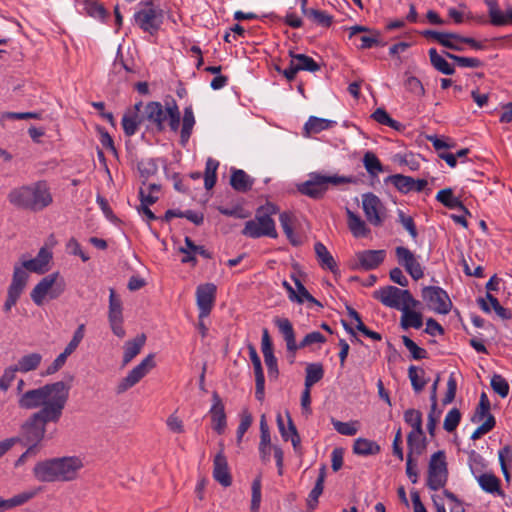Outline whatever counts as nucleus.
<instances>
[{
  "label": "nucleus",
  "instance_id": "2f4dec72",
  "mask_svg": "<svg viewBox=\"0 0 512 512\" xmlns=\"http://www.w3.org/2000/svg\"><path fill=\"white\" fill-rule=\"evenodd\" d=\"M314 251L319 262V265L323 269H327L332 273H335L338 270L336 261L334 260L333 256L322 242L315 243Z\"/></svg>",
  "mask_w": 512,
  "mask_h": 512
},
{
  "label": "nucleus",
  "instance_id": "ea45409f",
  "mask_svg": "<svg viewBox=\"0 0 512 512\" xmlns=\"http://www.w3.org/2000/svg\"><path fill=\"white\" fill-rule=\"evenodd\" d=\"M353 40L357 48L362 50L386 45V43L381 40V32H370V34L357 36V38Z\"/></svg>",
  "mask_w": 512,
  "mask_h": 512
},
{
  "label": "nucleus",
  "instance_id": "c85d7f7f",
  "mask_svg": "<svg viewBox=\"0 0 512 512\" xmlns=\"http://www.w3.org/2000/svg\"><path fill=\"white\" fill-rule=\"evenodd\" d=\"M346 214L347 225L352 235L356 238L366 237L370 229L367 227L365 221L349 208H346Z\"/></svg>",
  "mask_w": 512,
  "mask_h": 512
},
{
  "label": "nucleus",
  "instance_id": "39448f33",
  "mask_svg": "<svg viewBox=\"0 0 512 512\" xmlns=\"http://www.w3.org/2000/svg\"><path fill=\"white\" fill-rule=\"evenodd\" d=\"M273 322L286 343L287 358L290 364L295 362L296 354L299 349L308 347L312 344H321L326 342V338L322 333L319 331H313L308 333L299 343H297L295 330L288 318L275 317Z\"/></svg>",
  "mask_w": 512,
  "mask_h": 512
},
{
  "label": "nucleus",
  "instance_id": "58836bf2",
  "mask_svg": "<svg viewBox=\"0 0 512 512\" xmlns=\"http://www.w3.org/2000/svg\"><path fill=\"white\" fill-rule=\"evenodd\" d=\"M292 279L294 281V284L296 286V290L294 291V295L292 296L291 301H295L299 304L304 303L305 301L309 302L310 304L316 305L320 308L323 307L322 303L319 302L317 299H315L305 288L301 280L295 276H292Z\"/></svg>",
  "mask_w": 512,
  "mask_h": 512
},
{
  "label": "nucleus",
  "instance_id": "e2e57ef3",
  "mask_svg": "<svg viewBox=\"0 0 512 512\" xmlns=\"http://www.w3.org/2000/svg\"><path fill=\"white\" fill-rule=\"evenodd\" d=\"M358 424L355 422H342L339 420L332 419V425L334 429L341 435L354 436L358 432Z\"/></svg>",
  "mask_w": 512,
  "mask_h": 512
},
{
  "label": "nucleus",
  "instance_id": "338daca9",
  "mask_svg": "<svg viewBox=\"0 0 512 512\" xmlns=\"http://www.w3.org/2000/svg\"><path fill=\"white\" fill-rule=\"evenodd\" d=\"M84 5L88 15L94 18L103 19L107 15V11L103 5L95 0H86Z\"/></svg>",
  "mask_w": 512,
  "mask_h": 512
},
{
  "label": "nucleus",
  "instance_id": "a211bd4d",
  "mask_svg": "<svg viewBox=\"0 0 512 512\" xmlns=\"http://www.w3.org/2000/svg\"><path fill=\"white\" fill-rule=\"evenodd\" d=\"M212 407L209 411L211 415L212 428L218 434H223L227 425L225 407L222 399L217 392L212 394Z\"/></svg>",
  "mask_w": 512,
  "mask_h": 512
},
{
  "label": "nucleus",
  "instance_id": "f8f14e48",
  "mask_svg": "<svg viewBox=\"0 0 512 512\" xmlns=\"http://www.w3.org/2000/svg\"><path fill=\"white\" fill-rule=\"evenodd\" d=\"M154 367V354H149L118 383L116 393L122 394L135 386Z\"/></svg>",
  "mask_w": 512,
  "mask_h": 512
},
{
  "label": "nucleus",
  "instance_id": "603ef678",
  "mask_svg": "<svg viewBox=\"0 0 512 512\" xmlns=\"http://www.w3.org/2000/svg\"><path fill=\"white\" fill-rule=\"evenodd\" d=\"M219 162L212 158H208L206 161L205 173H204V186L207 190L214 187L217 181L216 171L218 169Z\"/></svg>",
  "mask_w": 512,
  "mask_h": 512
},
{
  "label": "nucleus",
  "instance_id": "0eeeda50",
  "mask_svg": "<svg viewBox=\"0 0 512 512\" xmlns=\"http://www.w3.org/2000/svg\"><path fill=\"white\" fill-rule=\"evenodd\" d=\"M276 212V207L273 204L261 206L253 220L245 223L242 234L249 238H260L267 236L270 238H277L278 233L275 228V222L271 218V214Z\"/></svg>",
  "mask_w": 512,
  "mask_h": 512
},
{
  "label": "nucleus",
  "instance_id": "69168bd1",
  "mask_svg": "<svg viewBox=\"0 0 512 512\" xmlns=\"http://www.w3.org/2000/svg\"><path fill=\"white\" fill-rule=\"evenodd\" d=\"M469 467L474 477L478 476L486 467L484 458L474 450L469 454Z\"/></svg>",
  "mask_w": 512,
  "mask_h": 512
},
{
  "label": "nucleus",
  "instance_id": "774afa93",
  "mask_svg": "<svg viewBox=\"0 0 512 512\" xmlns=\"http://www.w3.org/2000/svg\"><path fill=\"white\" fill-rule=\"evenodd\" d=\"M404 86L406 90L413 93L418 97H422L425 95V89L423 87L422 82L415 76H409L404 82Z\"/></svg>",
  "mask_w": 512,
  "mask_h": 512
},
{
  "label": "nucleus",
  "instance_id": "5fc2aeb1",
  "mask_svg": "<svg viewBox=\"0 0 512 512\" xmlns=\"http://www.w3.org/2000/svg\"><path fill=\"white\" fill-rule=\"evenodd\" d=\"M371 117L379 124L386 125L397 131L401 130L402 124L392 119L384 108H377Z\"/></svg>",
  "mask_w": 512,
  "mask_h": 512
},
{
  "label": "nucleus",
  "instance_id": "ddd939ff",
  "mask_svg": "<svg viewBox=\"0 0 512 512\" xmlns=\"http://www.w3.org/2000/svg\"><path fill=\"white\" fill-rule=\"evenodd\" d=\"M134 20L144 32L155 35L163 23V13L161 10L150 7L137 11L134 14Z\"/></svg>",
  "mask_w": 512,
  "mask_h": 512
},
{
  "label": "nucleus",
  "instance_id": "c9c22d12",
  "mask_svg": "<svg viewBox=\"0 0 512 512\" xmlns=\"http://www.w3.org/2000/svg\"><path fill=\"white\" fill-rule=\"evenodd\" d=\"M195 125V117L191 106L184 108L182 126L180 130V144L185 146L192 134Z\"/></svg>",
  "mask_w": 512,
  "mask_h": 512
},
{
  "label": "nucleus",
  "instance_id": "bf43d9fd",
  "mask_svg": "<svg viewBox=\"0 0 512 512\" xmlns=\"http://www.w3.org/2000/svg\"><path fill=\"white\" fill-rule=\"evenodd\" d=\"M138 171L140 173V176L144 178V181H147V179L150 176H153L158 171V165L156 161L152 158L150 159H143L138 162L137 164Z\"/></svg>",
  "mask_w": 512,
  "mask_h": 512
},
{
  "label": "nucleus",
  "instance_id": "de8ad7c7",
  "mask_svg": "<svg viewBox=\"0 0 512 512\" xmlns=\"http://www.w3.org/2000/svg\"><path fill=\"white\" fill-rule=\"evenodd\" d=\"M108 321L114 335L123 338L126 334L123 328V310H108Z\"/></svg>",
  "mask_w": 512,
  "mask_h": 512
},
{
  "label": "nucleus",
  "instance_id": "6e6d98bb",
  "mask_svg": "<svg viewBox=\"0 0 512 512\" xmlns=\"http://www.w3.org/2000/svg\"><path fill=\"white\" fill-rule=\"evenodd\" d=\"M363 164L367 172L372 176H376L378 173L383 171V166L380 160L371 151H368L364 154Z\"/></svg>",
  "mask_w": 512,
  "mask_h": 512
},
{
  "label": "nucleus",
  "instance_id": "6ab92c4d",
  "mask_svg": "<svg viewBox=\"0 0 512 512\" xmlns=\"http://www.w3.org/2000/svg\"><path fill=\"white\" fill-rule=\"evenodd\" d=\"M56 458L39 461L33 468V475L39 482H59Z\"/></svg>",
  "mask_w": 512,
  "mask_h": 512
},
{
  "label": "nucleus",
  "instance_id": "f03ea898",
  "mask_svg": "<svg viewBox=\"0 0 512 512\" xmlns=\"http://www.w3.org/2000/svg\"><path fill=\"white\" fill-rule=\"evenodd\" d=\"M7 198L16 208L35 213L43 211L53 202L50 187L43 180L14 188L9 192Z\"/></svg>",
  "mask_w": 512,
  "mask_h": 512
},
{
  "label": "nucleus",
  "instance_id": "79ce46f5",
  "mask_svg": "<svg viewBox=\"0 0 512 512\" xmlns=\"http://www.w3.org/2000/svg\"><path fill=\"white\" fill-rule=\"evenodd\" d=\"M408 377L411 381L412 388L416 393H420L428 382V379L425 378V371L414 365H411L408 368Z\"/></svg>",
  "mask_w": 512,
  "mask_h": 512
},
{
  "label": "nucleus",
  "instance_id": "b1692460",
  "mask_svg": "<svg viewBox=\"0 0 512 512\" xmlns=\"http://www.w3.org/2000/svg\"><path fill=\"white\" fill-rule=\"evenodd\" d=\"M481 489L489 494L504 498L505 493L501 489V480L492 472L480 473L475 477Z\"/></svg>",
  "mask_w": 512,
  "mask_h": 512
},
{
  "label": "nucleus",
  "instance_id": "4c0bfd02",
  "mask_svg": "<svg viewBox=\"0 0 512 512\" xmlns=\"http://www.w3.org/2000/svg\"><path fill=\"white\" fill-rule=\"evenodd\" d=\"M289 56L295 62V66L299 71L316 72L320 70V65L310 56L305 54H298L294 51H289Z\"/></svg>",
  "mask_w": 512,
  "mask_h": 512
},
{
  "label": "nucleus",
  "instance_id": "4d7b16f0",
  "mask_svg": "<svg viewBox=\"0 0 512 512\" xmlns=\"http://www.w3.org/2000/svg\"><path fill=\"white\" fill-rule=\"evenodd\" d=\"M306 17L322 27H330L333 22L332 15H329L325 11L317 10L314 8L309 9V12L306 15Z\"/></svg>",
  "mask_w": 512,
  "mask_h": 512
},
{
  "label": "nucleus",
  "instance_id": "0e129e2a",
  "mask_svg": "<svg viewBox=\"0 0 512 512\" xmlns=\"http://www.w3.org/2000/svg\"><path fill=\"white\" fill-rule=\"evenodd\" d=\"M405 422L412 427V430H421L422 413L416 409H408L404 413Z\"/></svg>",
  "mask_w": 512,
  "mask_h": 512
},
{
  "label": "nucleus",
  "instance_id": "5701e85b",
  "mask_svg": "<svg viewBox=\"0 0 512 512\" xmlns=\"http://www.w3.org/2000/svg\"><path fill=\"white\" fill-rule=\"evenodd\" d=\"M488 7L490 23L494 26H504L512 23V7L506 9L505 14L499 8L497 0H484Z\"/></svg>",
  "mask_w": 512,
  "mask_h": 512
},
{
  "label": "nucleus",
  "instance_id": "8fccbe9b",
  "mask_svg": "<svg viewBox=\"0 0 512 512\" xmlns=\"http://www.w3.org/2000/svg\"><path fill=\"white\" fill-rule=\"evenodd\" d=\"M386 182H390L401 193H409L412 191L414 185V178L402 174L390 175L387 177Z\"/></svg>",
  "mask_w": 512,
  "mask_h": 512
},
{
  "label": "nucleus",
  "instance_id": "4be33fe9",
  "mask_svg": "<svg viewBox=\"0 0 512 512\" xmlns=\"http://www.w3.org/2000/svg\"><path fill=\"white\" fill-rule=\"evenodd\" d=\"M213 477L224 487H229L232 484L227 458L222 452H219L214 458Z\"/></svg>",
  "mask_w": 512,
  "mask_h": 512
},
{
  "label": "nucleus",
  "instance_id": "f704fd0d",
  "mask_svg": "<svg viewBox=\"0 0 512 512\" xmlns=\"http://www.w3.org/2000/svg\"><path fill=\"white\" fill-rule=\"evenodd\" d=\"M436 200L449 209L458 208L461 209L464 212V214L470 215V212L464 206L462 201L453 195V191L451 188H445L440 190L436 195Z\"/></svg>",
  "mask_w": 512,
  "mask_h": 512
},
{
  "label": "nucleus",
  "instance_id": "052dcab7",
  "mask_svg": "<svg viewBox=\"0 0 512 512\" xmlns=\"http://www.w3.org/2000/svg\"><path fill=\"white\" fill-rule=\"evenodd\" d=\"M404 346L411 353V357L415 360H421L427 358V351L421 347H419L412 339L408 336L403 335L401 337Z\"/></svg>",
  "mask_w": 512,
  "mask_h": 512
},
{
  "label": "nucleus",
  "instance_id": "7c9ffc66",
  "mask_svg": "<svg viewBox=\"0 0 512 512\" xmlns=\"http://www.w3.org/2000/svg\"><path fill=\"white\" fill-rule=\"evenodd\" d=\"M42 362V355L37 352L23 355L16 364L12 365L17 372L28 373L39 368Z\"/></svg>",
  "mask_w": 512,
  "mask_h": 512
},
{
  "label": "nucleus",
  "instance_id": "6e6552de",
  "mask_svg": "<svg viewBox=\"0 0 512 512\" xmlns=\"http://www.w3.org/2000/svg\"><path fill=\"white\" fill-rule=\"evenodd\" d=\"M373 297L379 300L383 305L389 308L401 310L406 304L414 307L420 306V301L416 300L407 289H400L396 286H385L373 292Z\"/></svg>",
  "mask_w": 512,
  "mask_h": 512
},
{
  "label": "nucleus",
  "instance_id": "a18cd8bd",
  "mask_svg": "<svg viewBox=\"0 0 512 512\" xmlns=\"http://www.w3.org/2000/svg\"><path fill=\"white\" fill-rule=\"evenodd\" d=\"M428 53L430 62L437 71L445 75H453L455 73L454 67L450 65L442 56H440L435 48H431Z\"/></svg>",
  "mask_w": 512,
  "mask_h": 512
},
{
  "label": "nucleus",
  "instance_id": "473e14b6",
  "mask_svg": "<svg viewBox=\"0 0 512 512\" xmlns=\"http://www.w3.org/2000/svg\"><path fill=\"white\" fill-rule=\"evenodd\" d=\"M408 454L420 456L426 448V438L423 429L412 430L407 436Z\"/></svg>",
  "mask_w": 512,
  "mask_h": 512
},
{
  "label": "nucleus",
  "instance_id": "c03bdc74",
  "mask_svg": "<svg viewBox=\"0 0 512 512\" xmlns=\"http://www.w3.org/2000/svg\"><path fill=\"white\" fill-rule=\"evenodd\" d=\"M490 409H491V404L488 399V396L485 392H482L480 395V400H479L478 406L476 407L475 412L471 417V421L473 423H479L483 419L486 420L489 417V415H492L490 413Z\"/></svg>",
  "mask_w": 512,
  "mask_h": 512
},
{
  "label": "nucleus",
  "instance_id": "13d9d810",
  "mask_svg": "<svg viewBox=\"0 0 512 512\" xmlns=\"http://www.w3.org/2000/svg\"><path fill=\"white\" fill-rule=\"evenodd\" d=\"M490 385L493 391L500 397L505 398L508 396L510 389L509 383L502 375L494 374L491 378Z\"/></svg>",
  "mask_w": 512,
  "mask_h": 512
},
{
  "label": "nucleus",
  "instance_id": "20e7f679",
  "mask_svg": "<svg viewBox=\"0 0 512 512\" xmlns=\"http://www.w3.org/2000/svg\"><path fill=\"white\" fill-rule=\"evenodd\" d=\"M143 118L153 124L159 132L165 130L166 124L172 132L179 130L180 111L173 98L166 100L164 106L157 101L149 102L145 106Z\"/></svg>",
  "mask_w": 512,
  "mask_h": 512
},
{
  "label": "nucleus",
  "instance_id": "9d476101",
  "mask_svg": "<svg viewBox=\"0 0 512 512\" xmlns=\"http://www.w3.org/2000/svg\"><path fill=\"white\" fill-rule=\"evenodd\" d=\"M448 481V469L444 451L435 452L429 461L427 486L432 491L443 488Z\"/></svg>",
  "mask_w": 512,
  "mask_h": 512
},
{
  "label": "nucleus",
  "instance_id": "37998d69",
  "mask_svg": "<svg viewBox=\"0 0 512 512\" xmlns=\"http://www.w3.org/2000/svg\"><path fill=\"white\" fill-rule=\"evenodd\" d=\"M28 277H29V275L26 272V269H25V267H23L22 264L15 265L14 271H13V276H12V281L8 288L22 293L27 284Z\"/></svg>",
  "mask_w": 512,
  "mask_h": 512
},
{
  "label": "nucleus",
  "instance_id": "72a5a7b5",
  "mask_svg": "<svg viewBox=\"0 0 512 512\" xmlns=\"http://www.w3.org/2000/svg\"><path fill=\"white\" fill-rule=\"evenodd\" d=\"M380 451V445L367 438H357L353 444V453L359 456L377 455Z\"/></svg>",
  "mask_w": 512,
  "mask_h": 512
},
{
  "label": "nucleus",
  "instance_id": "680f3d73",
  "mask_svg": "<svg viewBox=\"0 0 512 512\" xmlns=\"http://www.w3.org/2000/svg\"><path fill=\"white\" fill-rule=\"evenodd\" d=\"M461 421V412L458 408H452L446 415L443 423V428L451 433L456 430Z\"/></svg>",
  "mask_w": 512,
  "mask_h": 512
},
{
  "label": "nucleus",
  "instance_id": "09e8293b",
  "mask_svg": "<svg viewBox=\"0 0 512 512\" xmlns=\"http://www.w3.org/2000/svg\"><path fill=\"white\" fill-rule=\"evenodd\" d=\"M143 119L144 118H140L139 115H137V113H125L122 118V127L124 134L128 137L133 136L137 132L138 127L143 121Z\"/></svg>",
  "mask_w": 512,
  "mask_h": 512
},
{
  "label": "nucleus",
  "instance_id": "f3484780",
  "mask_svg": "<svg viewBox=\"0 0 512 512\" xmlns=\"http://www.w3.org/2000/svg\"><path fill=\"white\" fill-rule=\"evenodd\" d=\"M362 208L370 224L374 226L382 225V211L384 206L376 195L372 193L364 194L362 198Z\"/></svg>",
  "mask_w": 512,
  "mask_h": 512
},
{
  "label": "nucleus",
  "instance_id": "f257e3e1",
  "mask_svg": "<svg viewBox=\"0 0 512 512\" xmlns=\"http://www.w3.org/2000/svg\"><path fill=\"white\" fill-rule=\"evenodd\" d=\"M70 385L64 381L45 384L41 387L31 389L23 393L18 405L22 409L47 411L43 416L62 417L65 406L69 399Z\"/></svg>",
  "mask_w": 512,
  "mask_h": 512
},
{
  "label": "nucleus",
  "instance_id": "1a4fd4ad",
  "mask_svg": "<svg viewBox=\"0 0 512 512\" xmlns=\"http://www.w3.org/2000/svg\"><path fill=\"white\" fill-rule=\"evenodd\" d=\"M59 273L55 272L42 278L31 291L33 302L41 306L46 296L50 299L58 298L65 290V283L61 279L58 281Z\"/></svg>",
  "mask_w": 512,
  "mask_h": 512
},
{
  "label": "nucleus",
  "instance_id": "864d4df0",
  "mask_svg": "<svg viewBox=\"0 0 512 512\" xmlns=\"http://www.w3.org/2000/svg\"><path fill=\"white\" fill-rule=\"evenodd\" d=\"M443 53L446 57L453 60L456 65L461 68H480L483 66V62L478 58L458 56L446 51Z\"/></svg>",
  "mask_w": 512,
  "mask_h": 512
},
{
  "label": "nucleus",
  "instance_id": "49530a36",
  "mask_svg": "<svg viewBox=\"0 0 512 512\" xmlns=\"http://www.w3.org/2000/svg\"><path fill=\"white\" fill-rule=\"evenodd\" d=\"M324 376V369L321 363H311L306 367V376L304 385L311 388L314 384L319 382Z\"/></svg>",
  "mask_w": 512,
  "mask_h": 512
},
{
  "label": "nucleus",
  "instance_id": "423d86ee",
  "mask_svg": "<svg viewBox=\"0 0 512 512\" xmlns=\"http://www.w3.org/2000/svg\"><path fill=\"white\" fill-rule=\"evenodd\" d=\"M308 177V180L299 184L297 188L302 195L315 200L322 199L330 185L339 186L356 182L351 176L324 175L319 172H312Z\"/></svg>",
  "mask_w": 512,
  "mask_h": 512
},
{
  "label": "nucleus",
  "instance_id": "aec40b11",
  "mask_svg": "<svg viewBox=\"0 0 512 512\" xmlns=\"http://www.w3.org/2000/svg\"><path fill=\"white\" fill-rule=\"evenodd\" d=\"M261 348L268 374L269 376L276 378L279 373L277 358L274 355L273 344L267 328H264L262 331Z\"/></svg>",
  "mask_w": 512,
  "mask_h": 512
},
{
  "label": "nucleus",
  "instance_id": "a19ab883",
  "mask_svg": "<svg viewBox=\"0 0 512 512\" xmlns=\"http://www.w3.org/2000/svg\"><path fill=\"white\" fill-rule=\"evenodd\" d=\"M158 198V196H152L151 193L146 194L143 188L139 189V199L141 202L139 212H142L146 216L148 221H153L157 219V216L153 213L149 206L156 203Z\"/></svg>",
  "mask_w": 512,
  "mask_h": 512
},
{
  "label": "nucleus",
  "instance_id": "3c124183",
  "mask_svg": "<svg viewBox=\"0 0 512 512\" xmlns=\"http://www.w3.org/2000/svg\"><path fill=\"white\" fill-rule=\"evenodd\" d=\"M34 496H35V492H23V493L15 495L12 498L7 499V500L2 499L0 497V509L8 510V509L23 505L26 502H28L30 499H32Z\"/></svg>",
  "mask_w": 512,
  "mask_h": 512
},
{
  "label": "nucleus",
  "instance_id": "7ed1b4c3",
  "mask_svg": "<svg viewBox=\"0 0 512 512\" xmlns=\"http://www.w3.org/2000/svg\"><path fill=\"white\" fill-rule=\"evenodd\" d=\"M47 411H36L32 413L20 426L18 436L7 438L13 440V446L20 443L22 446H33L41 450L46 438L47 425L58 423L62 417L43 416Z\"/></svg>",
  "mask_w": 512,
  "mask_h": 512
},
{
  "label": "nucleus",
  "instance_id": "a878e982",
  "mask_svg": "<svg viewBox=\"0 0 512 512\" xmlns=\"http://www.w3.org/2000/svg\"><path fill=\"white\" fill-rule=\"evenodd\" d=\"M279 222L285 233L287 239L293 246H300L302 244V238L294 232V224L296 218L291 212H282L279 215Z\"/></svg>",
  "mask_w": 512,
  "mask_h": 512
},
{
  "label": "nucleus",
  "instance_id": "393cba45",
  "mask_svg": "<svg viewBox=\"0 0 512 512\" xmlns=\"http://www.w3.org/2000/svg\"><path fill=\"white\" fill-rule=\"evenodd\" d=\"M385 256V250H364L357 254V260L362 269L372 270L384 261Z\"/></svg>",
  "mask_w": 512,
  "mask_h": 512
},
{
  "label": "nucleus",
  "instance_id": "cd10ccee",
  "mask_svg": "<svg viewBox=\"0 0 512 512\" xmlns=\"http://www.w3.org/2000/svg\"><path fill=\"white\" fill-rule=\"evenodd\" d=\"M416 307L406 304L400 311L401 316V327L405 330L409 328L420 329L423 325V318L420 312H416L413 309Z\"/></svg>",
  "mask_w": 512,
  "mask_h": 512
},
{
  "label": "nucleus",
  "instance_id": "bb28decb",
  "mask_svg": "<svg viewBox=\"0 0 512 512\" xmlns=\"http://www.w3.org/2000/svg\"><path fill=\"white\" fill-rule=\"evenodd\" d=\"M146 342L145 334H139L132 340L125 342L123 349L122 366L129 364L140 352Z\"/></svg>",
  "mask_w": 512,
  "mask_h": 512
},
{
  "label": "nucleus",
  "instance_id": "e433bc0d",
  "mask_svg": "<svg viewBox=\"0 0 512 512\" xmlns=\"http://www.w3.org/2000/svg\"><path fill=\"white\" fill-rule=\"evenodd\" d=\"M335 125V121L319 118L316 116H310L304 125V131L306 135L318 134L324 130L334 127Z\"/></svg>",
  "mask_w": 512,
  "mask_h": 512
},
{
  "label": "nucleus",
  "instance_id": "2eb2a0df",
  "mask_svg": "<svg viewBox=\"0 0 512 512\" xmlns=\"http://www.w3.org/2000/svg\"><path fill=\"white\" fill-rule=\"evenodd\" d=\"M216 286L213 283L201 284L196 289V301L199 308V318L209 316L216 298Z\"/></svg>",
  "mask_w": 512,
  "mask_h": 512
},
{
  "label": "nucleus",
  "instance_id": "c756f323",
  "mask_svg": "<svg viewBox=\"0 0 512 512\" xmlns=\"http://www.w3.org/2000/svg\"><path fill=\"white\" fill-rule=\"evenodd\" d=\"M254 179L251 178L244 170L234 169L231 173L230 185L238 192L246 193L252 189Z\"/></svg>",
  "mask_w": 512,
  "mask_h": 512
},
{
  "label": "nucleus",
  "instance_id": "9b49d317",
  "mask_svg": "<svg viewBox=\"0 0 512 512\" xmlns=\"http://www.w3.org/2000/svg\"><path fill=\"white\" fill-rule=\"evenodd\" d=\"M421 296L429 309L439 314H448L452 307V302L448 293L439 286L423 287Z\"/></svg>",
  "mask_w": 512,
  "mask_h": 512
},
{
  "label": "nucleus",
  "instance_id": "4468645a",
  "mask_svg": "<svg viewBox=\"0 0 512 512\" xmlns=\"http://www.w3.org/2000/svg\"><path fill=\"white\" fill-rule=\"evenodd\" d=\"M395 255L399 265L404 267L406 272L414 279L419 280L424 276V271L412 251L403 246H398L395 249Z\"/></svg>",
  "mask_w": 512,
  "mask_h": 512
},
{
  "label": "nucleus",
  "instance_id": "dca6fc26",
  "mask_svg": "<svg viewBox=\"0 0 512 512\" xmlns=\"http://www.w3.org/2000/svg\"><path fill=\"white\" fill-rule=\"evenodd\" d=\"M56 463L59 482L76 479L79 470L83 467V462L78 457H58Z\"/></svg>",
  "mask_w": 512,
  "mask_h": 512
},
{
  "label": "nucleus",
  "instance_id": "412c9836",
  "mask_svg": "<svg viewBox=\"0 0 512 512\" xmlns=\"http://www.w3.org/2000/svg\"><path fill=\"white\" fill-rule=\"evenodd\" d=\"M51 259L52 252L46 247H42L35 258L23 261L22 265L27 271L44 274L49 270Z\"/></svg>",
  "mask_w": 512,
  "mask_h": 512
}]
</instances>
